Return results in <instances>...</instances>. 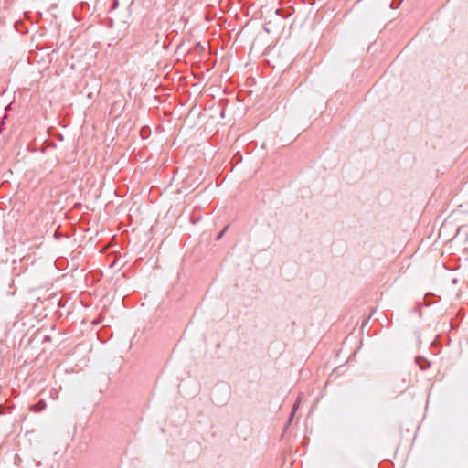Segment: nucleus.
Listing matches in <instances>:
<instances>
[{
  "label": "nucleus",
  "instance_id": "obj_1",
  "mask_svg": "<svg viewBox=\"0 0 468 468\" xmlns=\"http://www.w3.org/2000/svg\"><path fill=\"white\" fill-rule=\"evenodd\" d=\"M27 324V315L21 314L17 320L14 323V328L22 334V339L20 345H24L26 347L29 345V338L26 339V335L27 334V329L26 328Z\"/></svg>",
  "mask_w": 468,
  "mask_h": 468
},
{
  "label": "nucleus",
  "instance_id": "obj_2",
  "mask_svg": "<svg viewBox=\"0 0 468 468\" xmlns=\"http://www.w3.org/2000/svg\"><path fill=\"white\" fill-rule=\"evenodd\" d=\"M44 331L43 327L37 328L36 332L33 334V337H31V342L34 340H40L42 343L50 341V336L48 335H43L42 332Z\"/></svg>",
  "mask_w": 468,
  "mask_h": 468
},
{
  "label": "nucleus",
  "instance_id": "obj_3",
  "mask_svg": "<svg viewBox=\"0 0 468 468\" xmlns=\"http://www.w3.org/2000/svg\"><path fill=\"white\" fill-rule=\"evenodd\" d=\"M43 238H44L43 235L37 236L34 239L31 238V249L32 248L41 249V247L43 246V241H42Z\"/></svg>",
  "mask_w": 468,
  "mask_h": 468
},
{
  "label": "nucleus",
  "instance_id": "obj_4",
  "mask_svg": "<svg viewBox=\"0 0 468 468\" xmlns=\"http://www.w3.org/2000/svg\"><path fill=\"white\" fill-rule=\"evenodd\" d=\"M302 397H303V393H300L292 406V410L291 412V415H290V419H289V422L292 421L296 410H298L300 404H301V401H302Z\"/></svg>",
  "mask_w": 468,
  "mask_h": 468
},
{
  "label": "nucleus",
  "instance_id": "obj_5",
  "mask_svg": "<svg viewBox=\"0 0 468 468\" xmlns=\"http://www.w3.org/2000/svg\"><path fill=\"white\" fill-rule=\"evenodd\" d=\"M294 10L293 8L290 7L288 10H284V9H277L275 11V13L278 15V16H281L284 18H287L289 16H291L292 14H293Z\"/></svg>",
  "mask_w": 468,
  "mask_h": 468
},
{
  "label": "nucleus",
  "instance_id": "obj_6",
  "mask_svg": "<svg viewBox=\"0 0 468 468\" xmlns=\"http://www.w3.org/2000/svg\"><path fill=\"white\" fill-rule=\"evenodd\" d=\"M46 408V403L43 399H40L37 404L31 405V410L39 412Z\"/></svg>",
  "mask_w": 468,
  "mask_h": 468
},
{
  "label": "nucleus",
  "instance_id": "obj_7",
  "mask_svg": "<svg viewBox=\"0 0 468 468\" xmlns=\"http://www.w3.org/2000/svg\"><path fill=\"white\" fill-rule=\"evenodd\" d=\"M15 28L17 32H20L22 34L27 32V27L25 26V24L22 21H16L15 23Z\"/></svg>",
  "mask_w": 468,
  "mask_h": 468
},
{
  "label": "nucleus",
  "instance_id": "obj_8",
  "mask_svg": "<svg viewBox=\"0 0 468 468\" xmlns=\"http://www.w3.org/2000/svg\"><path fill=\"white\" fill-rule=\"evenodd\" d=\"M416 362L418 363V365H419V367H420V368L421 370L426 369V368L428 367V366H429L428 361H427V360H425V359H424V358H422V357H417V358H416Z\"/></svg>",
  "mask_w": 468,
  "mask_h": 468
},
{
  "label": "nucleus",
  "instance_id": "obj_9",
  "mask_svg": "<svg viewBox=\"0 0 468 468\" xmlns=\"http://www.w3.org/2000/svg\"><path fill=\"white\" fill-rule=\"evenodd\" d=\"M400 4H401V0H399L398 2H397V0H392L389 6L392 9H396L399 6Z\"/></svg>",
  "mask_w": 468,
  "mask_h": 468
},
{
  "label": "nucleus",
  "instance_id": "obj_10",
  "mask_svg": "<svg viewBox=\"0 0 468 468\" xmlns=\"http://www.w3.org/2000/svg\"><path fill=\"white\" fill-rule=\"evenodd\" d=\"M227 229H228V227H225V228L221 230V232L218 235L217 239H221V238L223 237V235L225 234V232H226Z\"/></svg>",
  "mask_w": 468,
  "mask_h": 468
},
{
  "label": "nucleus",
  "instance_id": "obj_11",
  "mask_svg": "<svg viewBox=\"0 0 468 468\" xmlns=\"http://www.w3.org/2000/svg\"><path fill=\"white\" fill-rule=\"evenodd\" d=\"M24 15H25L26 18L29 19V13H28V12H27V11H26V12L24 13Z\"/></svg>",
  "mask_w": 468,
  "mask_h": 468
},
{
  "label": "nucleus",
  "instance_id": "obj_12",
  "mask_svg": "<svg viewBox=\"0 0 468 468\" xmlns=\"http://www.w3.org/2000/svg\"><path fill=\"white\" fill-rule=\"evenodd\" d=\"M40 464H41V461H37V462H36V465H37V467L40 466Z\"/></svg>",
  "mask_w": 468,
  "mask_h": 468
},
{
  "label": "nucleus",
  "instance_id": "obj_13",
  "mask_svg": "<svg viewBox=\"0 0 468 468\" xmlns=\"http://www.w3.org/2000/svg\"><path fill=\"white\" fill-rule=\"evenodd\" d=\"M117 5H118V1H115V3H113V7L115 8Z\"/></svg>",
  "mask_w": 468,
  "mask_h": 468
},
{
  "label": "nucleus",
  "instance_id": "obj_14",
  "mask_svg": "<svg viewBox=\"0 0 468 468\" xmlns=\"http://www.w3.org/2000/svg\"><path fill=\"white\" fill-rule=\"evenodd\" d=\"M45 468H51L49 464L48 463Z\"/></svg>",
  "mask_w": 468,
  "mask_h": 468
},
{
  "label": "nucleus",
  "instance_id": "obj_15",
  "mask_svg": "<svg viewBox=\"0 0 468 468\" xmlns=\"http://www.w3.org/2000/svg\"><path fill=\"white\" fill-rule=\"evenodd\" d=\"M2 410H3V409H2V407L0 406V414L2 413Z\"/></svg>",
  "mask_w": 468,
  "mask_h": 468
}]
</instances>
